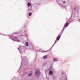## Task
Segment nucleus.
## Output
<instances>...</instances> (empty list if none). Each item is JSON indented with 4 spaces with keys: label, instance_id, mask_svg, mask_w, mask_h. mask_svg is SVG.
<instances>
[{
    "label": "nucleus",
    "instance_id": "1",
    "mask_svg": "<svg viewBox=\"0 0 80 80\" xmlns=\"http://www.w3.org/2000/svg\"><path fill=\"white\" fill-rule=\"evenodd\" d=\"M40 74V71L38 69L36 70L35 72V75L36 77H38Z\"/></svg>",
    "mask_w": 80,
    "mask_h": 80
},
{
    "label": "nucleus",
    "instance_id": "2",
    "mask_svg": "<svg viewBox=\"0 0 80 80\" xmlns=\"http://www.w3.org/2000/svg\"><path fill=\"white\" fill-rule=\"evenodd\" d=\"M60 35H59L58 36L57 38V39L55 42V43H57V42L59 40V39H60Z\"/></svg>",
    "mask_w": 80,
    "mask_h": 80
},
{
    "label": "nucleus",
    "instance_id": "3",
    "mask_svg": "<svg viewBox=\"0 0 80 80\" xmlns=\"http://www.w3.org/2000/svg\"><path fill=\"white\" fill-rule=\"evenodd\" d=\"M60 35H59L58 36L57 38V39L55 42V43H57V42L59 40V39H60Z\"/></svg>",
    "mask_w": 80,
    "mask_h": 80
},
{
    "label": "nucleus",
    "instance_id": "4",
    "mask_svg": "<svg viewBox=\"0 0 80 80\" xmlns=\"http://www.w3.org/2000/svg\"><path fill=\"white\" fill-rule=\"evenodd\" d=\"M68 25H69V23L67 22V23H66L64 25V27H65L66 28V27H67V26H68Z\"/></svg>",
    "mask_w": 80,
    "mask_h": 80
},
{
    "label": "nucleus",
    "instance_id": "5",
    "mask_svg": "<svg viewBox=\"0 0 80 80\" xmlns=\"http://www.w3.org/2000/svg\"><path fill=\"white\" fill-rule=\"evenodd\" d=\"M47 58V56L46 55L45 56L43 57V59L44 60H46Z\"/></svg>",
    "mask_w": 80,
    "mask_h": 80
},
{
    "label": "nucleus",
    "instance_id": "6",
    "mask_svg": "<svg viewBox=\"0 0 80 80\" xmlns=\"http://www.w3.org/2000/svg\"><path fill=\"white\" fill-rule=\"evenodd\" d=\"M49 74H50V75H52L53 74V72L51 71H49Z\"/></svg>",
    "mask_w": 80,
    "mask_h": 80
},
{
    "label": "nucleus",
    "instance_id": "7",
    "mask_svg": "<svg viewBox=\"0 0 80 80\" xmlns=\"http://www.w3.org/2000/svg\"><path fill=\"white\" fill-rule=\"evenodd\" d=\"M25 45L26 46H27V47H28V42H26Z\"/></svg>",
    "mask_w": 80,
    "mask_h": 80
},
{
    "label": "nucleus",
    "instance_id": "8",
    "mask_svg": "<svg viewBox=\"0 0 80 80\" xmlns=\"http://www.w3.org/2000/svg\"><path fill=\"white\" fill-rule=\"evenodd\" d=\"M28 5L29 7H30V6H31V3H30V2H28Z\"/></svg>",
    "mask_w": 80,
    "mask_h": 80
},
{
    "label": "nucleus",
    "instance_id": "9",
    "mask_svg": "<svg viewBox=\"0 0 80 80\" xmlns=\"http://www.w3.org/2000/svg\"><path fill=\"white\" fill-rule=\"evenodd\" d=\"M54 61H58V59L57 58H54Z\"/></svg>",
    "mask_w": 80,
    "mask_h": 80
},
{
    "label": "nucleus",
    "instance_id": "10",
    "mask_svg": "<svg viewBox=\"0 0 80 80\" xmlns=\"http://www.w3.org/2000/svg\"><path fill=\"white\" fill-rule=\"evenodd\" d=\"M16 39H17V37L15 38L14 39V41H17V42H18V41Z\"/></svg>",
    "mask_w": 80,
    "mask_h": 80
},
{
    "label": "nucleus",
    "instance_id": "11",
    "mask_svg": "<svg viewBox=\"0 0 80 80\" xmlns=\"http://www.w3.org/2000/svg\"><path fill=\"white\" fill-rule=\"evenodd\" d=\"M32 12H30L29 13V16H31V15H32Z\"/></svg>",
    "mask_w": 80,
    "mask_h": 80
},
{
    "label": "nucleus",
    "instance_id": "12",
    "mask_svg": "<svg viewBox=\"0 0 80 80\" xmlns=\"http://www.w3.org/2000/svg\"><path fill=\"white\" fill-rule=\"evenodd\" d=\"M31 75H32V73H31L28 75L29 77H30V76H31Z\"/></svg>",
    "mask_w": 80,
    "mask_h": 80
},
{
    "label": "nucleus",
    "instance_id": "13",
    "mask_svg": "<svg viewBox=\"0 0 80 80\" xmlns=\"http://www.w3.org/2000/svg\"><path fill=\"white\" fill-rule=\"evenodd\" d=\"M49 51H44L43 52H48Z\"/></svg>",
    "mask_w": 80,
    "mask_h": 80
},
{
    "label": "nucleus",
    "instance_id": "14",
    "mask_svg": "<svg viewBox=\"0 0 80 80\" xmlns=\"http://www.w3.org/2000/svg\"><path fill=\"white\" fill-rule=\"evenodd\" d=\"M63 4H65V1H63Z\"/></svg>",
    "mask_w": 80,
    "mask_h": 80
},
{
    "label": "nucleus",
    "instance_id": "15",
    "mask_svg": "<svg viewBox=\"0 0 80 80\" xmlns=\"http://www.w3.org/2000/svg\"><path fill=\"white\" fill-rule=\"evenodd\" d=\"M77 9V8H74V10H75Z\"/></svg>",
    "mask_w": 80,
    "mask_h": 80
},
{
    "label": "nucleus",
    "instance_id": "16",
    "mask_svg": "<svg viewBox=\"0 0 80 80\" xmlns=\"http://www.w3.org/2000/svg\"><path fill=\"white\" fill-rule=\"evenodd\" d=\"M16 34H18V33H16Z\"/></svg>",
    "mask_w": 80,
    "mask_h": 80
}]
</instances>
